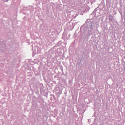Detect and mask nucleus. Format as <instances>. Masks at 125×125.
Masks as SVG:
<instances>
[{"mask_svg":"<svg viewBox=\"0 0 125 125\" xmlns=\"http://www.w3.org/2000/svg\"><path fill=\"white\" fill-rule=\"evenodd\" d=\"M4 1H5V2H7V1H8V0H4Z\"/></svg>","mask_w":125,"mask_h":125,"instance_id":"nucleus-1","label":"nucleus"}]
</instances>
